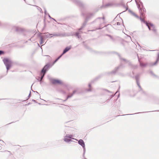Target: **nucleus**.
Instances as JSON below:
<instances>
[{"instance_id":"nucleus-1","label":"nucleus","mask_w":159,"mask_h":159,"mask_svg":"<svg viewBox=\"0 0 159 159\" xmlns=\"http://www.w3.org/2000/svg\"><path fill=\"white\" fill-rule=\"evenodd\" d=\"M3 61L6 65L7 70H8L11 67V62L7 58H4Z\"/></svg>"},{"instance_id":"nucleus-2","label":"nucleus","mask_w":159,"mask_h":159,"mask_svg":"<svg viewBox=\"0 0 159 159\" xmlns=\"http://www.w3.org/2000/svg\"><path fill=\"white\" fill-rule=\"evenodd\" d=\"M49 65H45L44 67L43 68V69L41 70V73L43 74V75L41 77V80L43 79V78L44 76L46 71L49 67Z\"/></svg>"},{"instance_id":"nucleus-3","label":"nucleus","mask_w":159,"mask_h":159,"mask_svg":"<svg viewBox=\"0 0 159 159\" xmlns=\"http://www.w3.org/2000/svg\"><path fill=\"white\" fill-rule=\"evenodd\" d=\"M52 83L54 84H62L63 83L60 80L53 79L52 80Z\"/></svg>"},{"instance_id":"nucleus-4","label":"nucleus","mask_w":159,"mask_h":159,"mask_svg":"<svg viewBox=\"0 0 159 159\" xmlns=\"http://www.w3.org/2000/svg\"><path fill=\"white\" fill-rule=\"evenodd\" d=\"M71 48V47H67L65 48V49L64 50L62 54H63L66 53V52L68 51L69 50H70Z\"/></svg>"},{"instance_id":"nucleus-5","label":"nucleus","mask_w":159,"mask_h":159,"mask_svg":"<svg viewBox=\"0 0 159 159\" xmlns=\"http://www.w3.org/2000/svg\"><path fill=\"white\" fill-rule=\"evenodd\" d=\"M79 143L82 146H84V143L82 139H80L79 140Z\"/></svg>"},{"instance_id":"nucleus-6","label":"nucleus","mask_w":159,"mask_h":159,"mask_svg":"<svg viewBox=\"0 0 159 159\" xmlns=\"http://www.w3.org/2000/svg\"><path fill=\"white\" fill-rule=\"evenodd\" d=\"M144 23H145L146 25L148 27V28L149 30H150V25H152L151 24H148L147 22H146L145 20H143Z\"/></svg>"},{"instance_id":"nucleus-7","label":"nucleus","mask_w":159,"mask_h":159,"mask_svg":"<svg viewBox=\"0 0 159 159\" xmlns=\"http://www.w3.org/2000/svg\"><path fill=\"white\" fill-rule=\"evenodd\" d=\"M70 139L68 137V136H65L64 139V140L66 142H69L70 141Z\"/></svg>"},{"instance_id":"nucleus-8","label":"nucleus","mask_w":159,"mask_h":159,"mask_svg":"<svg viewBox=\"0 0 159 159\" xmlns=\"http://www.w3.org/2000/svg\"><path fill=\"white\" fill-rule=\"evenodd\" d=\"M140 66H145L147 65V64L144 63H141L140 64Z\"/></svg>"},{"instance_id":"nucleus-9","label":"nucleus","mask_w":159,"mask_h":159,"mask_svg":"<svg viewBox=\"0 0 159 159\" xmlns=\"http://www.w3.org/2000/svg\"><path fill=\"white\" fill-rule=\"evenodd\" d=\"M60 57H59L58 58H57V59H56L55 61L53 63V64H55V63L58 60V59Z\"/></svg>"},{"instance_id":"nucleus-10","label":"nucleus","mask_w":159,"mask_h":159,"mask_svg":"<svg viewBox=\"0 0 159 159\" xmlns=\"http://www.w3.org/2000/svg\"><path fill=\"white\" fill-rule=\"evenodd\" d=\"M67 136H68V137L69 138H71L72 137V135H68Z\"/></svg>"},{"instance_id":"nucleus-11","label":"nucleus","mask_w":159,"mask_h":159,"mask_svg":"<svg viewBox=\"0 0 159 159\" xmlns=\"http://www.w3.org/2000/svg\"><path fill=\"white\" fill-rule=\"evenodd\" d=\"M4 52L2 51H0V55H1L2 54L4 53Z\"/></svg>"},{"instance_id":"nucleus-12","label":"nucleus","mask_w":159,"mask_h":159,"mask_svg":"<svg viewBox=\"0 0 159 159\" xmlns=\"http://www.w3.org/2000/svg\"><path fill=\"white\" fill-rule=\"evenodd\" d=\"M73 94H71V95H70H70H68V96L67 98L71 97L72 96Z\"/></svg>"},{"instance_id":"nucleus-13","label":"nucleus","mask_w":159,"mask_h":159,"mask_svg":"<svg viewBox=\"0 0 159 159\" xmlns=\"http://www.w3.org/2000/svg\"><path fill=\"white\" fill-rule=\"evenodd\" d=\"M133 14L134 15V16H137L135 14L133 13Z\"/></svg>"}]
</instances>
